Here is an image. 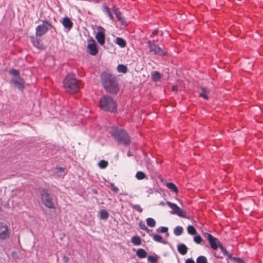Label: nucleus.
<instances>
[{
  "mask_svg": "<svg viewBox=\"0 0 263 263\" xmlns=\"http://www.w3.org/2000/svg\"><path fill=\"white\" fill-rule=\"evenodd\" d=\"M166 186L167 188H168L172 192H175V193H178V190L176 185L173 183L169 182L167 183Z\"/></svg>",
  "mask_w": 263,
  "mask_h": 263,
  "instance_id": "20",
  "label": "nucleus"
},
{
  "mask_svg": "<svg viewBox=\"0 0 263 263\" xmlns=\"http://www.w3.org/2000/svg\"><path fill=\"white\" fill-rule=\"evenodd\" d=\"M103 11L108 15L111 20H113L114 17L110 11L109 8L107 6H103Z\"/></svg>",
  "mask_w": 263,
  "mask_h": 263,
  "instance_id": "30",
  "label": "nucleus"
},
{
  "mask_svg": "<svg viewBox=\"0 0 263 263\" xmlns=\"http://www.w3.org/2000/svg\"><path fill=\"white\" fill-rule=\"evenodd\" d=\"M201 89L202 90V92L203 93H207L208 94L210 92L209 89H208V88H206L205 87H202Z\"/></svg>",
  "mask_w": 263,
  "mask_h": 263,
  "instance_id": "42",
  "label": "nucleus"
},
{
  "mask_svg": "<svg viewBox=\"0 0 263 263\" xmlns=\"http://www.w3.org/2000/svg\"><path fill=\"white\" fill-rule=\"evenodd\" d=\"M129 205L130 207H132L133 209L135 210L136 211H138L139 213H141L143 211L142 209L140 206V205L138 204H134L132 203L129 204Z\"/></svg>",
  "mask_w": 263,
  "mask_h": 263,
  "instance_id": "32",
  "label": "nucleus"
},
{
  "mask_svg": "<svg viewBox=\"0 0 263 263\" xmlns=\"http://www.w3.org/2000/svg\"><path fill=\"white\" fill-rule=\"evenodd\" d=\"M161 79V74L158 71H154L152 73V79L155 81H159Z\"/></svg>",
  "mask_w": 263,
  "mask_h": 263,
  "instance_id": "22",
  "label": "nucleus"
},
{
  "mask_svg": "<svg viewBox=\"0 0 263 263\" xmlns=\"http://www.w3.org/2000/svg\"><path fill=\"white\" fill-rule=\"evenodd\" d=\"M101 83L106 91L112 94L118 91V84L114 76L104 72L101 74Z\"/></svg>",
  "mask_w": 263,
  "mask_h": 263,
  "instance_id": "1",
  "label": "nucleus"
},
{
  "mask_svg": "<svg viewBox=\"0 0 263 263\" xmlns=\"http://www.w3.org/2000/svg\"><path fill=\"white\" fill-rule=\"evenodd\" d=\"M63 86L67 92L76 93L81 87V82L76 80L73 74H68L63 81Z\"/></svg>",
  "mask_w": 263,
  "mask_h": 263,
  "instance_id": "2",
  "label": "nucleus"
},
{
  "mask_svg": "<svg viewBox=\"0 0 263 263\" xmlns=\"http://www.w3.org/2000/svg\"><path fill=\"white\" fill-rule=\"evenodd\" d=\"M140 227L142 229V230H146V226H145L144 224H142L141 223H140Z\"/></svg>",
  "mask_w": 263,
  "mask_h": 263,
  "instance_id": "45",
  "label": "nucleus"
},
{
  "mask_svg": "<svg viewBox=\"0 0 263 263\" xmlns=\"http://www.w3.org/2000/svg\"><path fill=\"white\" fill-rule=\"evenodd\" d=\"M127 155H128V157H130V156H132V154H130V153L129 152H128V154H127Z\"/></svg>",
  "mask_w": 263,
  "mask_h": 263,
  "instance_id": "49",
  "label": "nucleus"
},
{
  "mask_svg": "<svg viewBox=\"0 0 263 263\" xmlns=\"http://www.w3.org/2000/svg\"><path fill=\"white\" fill-rule=\"evenodd\" d=\"M194 241L197 243H200L202 241V239L199 235H196L194 237Z\"/></svg>",
  "mask_w": 263,
  "mask_h": 263,
  "instance_id": "38",
  "label": "nucleus"
},
{
  "mask_svg": "<svg viewBox=\"0 0 263 263\" xmlns=\"http://www.w3.org/2000/svg\"><path fill=\"white\" fill-rule=\"evenodd\" d=\"M136 177L138 180H142L146 177V175L143 172L138 171L136 174Z\"/></svg>",
  "mask_w": 263,
  "mask_h": 263,
  "instance_id": "28",
  "label": "nucleus"
},
{
  "mask_svg": "<svg viewBox=\"0 0 263 263\" xmlns=\"http://www.w3.org/2000/svg\"><path fill=\"white\" fill-rule=\"evenodd\" d=\"M62 23L64 27L69 30L72 27V23L69 17H65L63 18Z\"/></svg>",
  "mask_w": 263,
  "mask_h": 263,
  "instance_id": "16",
  "label": "nucleus"
},
{
  "mask_svg": "<svg viewBox=\"0 0 263 263\" xmlns=\"http://www.w3.org/2000/svg\"><path fill=\"white\" fill-rule=\"evenodd\" d=\"M172 90L173 91H177L178 90V86L177 85H173L172 87Z\"/></svg>",
  "mask_w": 263,
  "mask_h": 263,
  "instance_id": "46",
  "label": "nucleus"
},
{
  "mask_svg": "<svg viewBox=\"0 0 263 263\" xmlns=\"http://www.w3.org/2000/svg\"><path fill=\"white\" fill-rule=\"evenodd\" d=\"M228 257L230 259H233L234 260H235L237 262V259H237V258H240L239 257H233L232 256V255L230 253H229L228 252L227 253V254H226Z\"/></svg>",
  "mask_w": 263,
  "mask_h": 263,
  "instance_id": "39",
  "label": "nucleus"
},
{
  "mask_svg": "<svg viewBox=\"0 0 263 263\" xmlns=\"http://www.w3.org/2000/svg\"><path fill=\"white\" fill-rule=\"evenodd\" d=\"M111 133L119 143L124 145H128L130 143V138L125 130L116 128L112 130Z\"/></svg>",
  "mask_w": 263,
  "mask_h": 263,
  "instance_id": "4",
  "label": "nucleus"
},
{
  "mask_svg": "<svg viewBox=\"0 0 263 263\" xmlns=\"http://www.w3.org/2000/svg\"><path fill=\"white\" fill-rule=\"evenodd\" d=\"M204 237L208 240L212 249L217 250L220 245V241L215 237L209 233H204Z\"/></svg>",
  "mask_w": 263,
  "mask_h": 263,
  "instance_id": "9",
  "label": "nucleus"
},
{
  "mask_svg": "<svg viewBox=\"0 0 263 263\" xmlns=\"http://www.w3.org/2000/svg\"><path fill=\"white\" fill-rule=\"evenodd\" d=\"M199 96L200 97H203L205 99H208V97L207 96V93L201 92V93H200Z\"/></svg>",
  "mask_w": 263,
  "mask_h": 263,
  "instance_id": "43",
  "label": "nucleus"
},
{
  "mask_svg": "<svg viewBox=\"0 0 263 263\" xmlns=\"http://www.w3.org/2000/svg\"><path fill=\"white\" fill-rule=\"evenodd\" d=\"M31 41L33 46L36 48L41 50L45 49V47L44 45L41 43V41L39 39H37L34 37H32Z\"/></svg>",
  "mask_w": 263,
  "mask_h": 263,
  "instance_id": "15",
  "label": "nucleus"
},
{
  "mask_svg": "<svg viewBox=\"0 0 263 263\" xmlns=\"http://www.w3.org/2000/svg\"><path fill=\"white\" fill-rule=\"evenodd\" d=\"M115 43L121 48H124L126 46V41L122 38L118 37L116 39Z\"/></svg>",
  "mask_w": 263,
  "mask_h": 263,
  "instance_id": "19",
  "label": "nucleus"
},
{
  "mask_svg": "<svg viewBox=\"0 0 263 263\" xmlns=\"http://www.w3.org/2000/svg\"><path fill=\"white\" fill-rule=\"evenodd\" d=\"M185 263H195V261L192 258H189L186 260Z\"/></svg>",
  "mask_w": 263,
  "mask_h": 263,
  "instance_id": "44",
  "label": "nucleus"
},
{
  "mask_svg": "<svg viewBox=\"0 0 263 263\" xmlns=\"http://www.w3.org/2000/svg\"><path fill=\"white\" fill-rule=\"evenodd\" d=\"M168 231V228L167 227H161L157 229L158 233H166Z\"/></svg>",
  "mask_w": 263,
  "mask_h": 263,
  "instance_id": "37",
  "label": "nucleus"
},
{
  "mask_svg": "<svg viewBox=\"0 0 263 263\" xmlns=\"http://www.w3.org/2000/svg\"><path fill=\"white\" fill-rule=\"evenodd\" d=\"M147 260L148 262L151 263H157V257H155L154 256H148L147 258Z\"/></svg>",
  "mask_w": 263,
  "mask_h": 263,
  "instance_id": "35",
  "label": "nucleus"
},
{
  "mask_svg": "<svg viewBox=\"0 0 263 263\" xmlns=\"http://www.w3.org/2000/svg\"><path fill=\"white\" fill-rule=\"evenodd\" d=\"M111 189L112 191L115 193H117L119 191L118 188L117 187L114 186V184H111Z\"/></svg>",
  "mask_w": 263,
  "mask_h": 263,
  "instance_id": "41",
  "label": "nucleus"
},
{
  "mask_svg": "<svg viewBox=\"0 0 263 263\" xmlns=\"http://www.w3.org/2000/svg\"><path fill=\"white\" fill-rule=\"evenodd\" d=\"M100 218L103 220H106L109 217V213L108 212L104 210H102L100 211Z\"/></svg>",
  "mask_w": 263,
  "mask_h": 263,
  "instance_id": "21",
  "label": "nucleus"
},
{
  "mask_svg": "<svg viewBox=\"0 0 263 263\" xmlns=\"http://www.w3.org/2000/svg\"><path fill=\"white\" fill-rule=\"evenodd\" d=\"M63 259L65 261H67L68 260V258L65 256L64 257Z\"/></svg>",
  "mask_w": 263,
  "mask_h": 263,
  "instance_id": "48",
  "label": "nucleus"
},
{
  "mask_svg": "<svg viewBox=\"0 0 263 263\" xmlns=\"http://www.w3.org/2000/svg\"><path fill=\"white\" fill-rule=\"evenodd\" d=\"M41 196L42 201L46 207L50 209L55 208L52 198L44 189L42 190L41 192Z\"/></svg>",
  "mask_w": 263,
  "mask_h": 263,
  "instance_id": "8",
  "label": "nucleus"
},
{
  "mask_svg": "<svg viewBox=\"0 0 263 263\" xmlns=\"http://www.w3.org/2000/svg\"><path fill=\"white\" fill-rule=\"evenodd\" d=\"M88 42L89 43L87 45V48L89 53L92 55H96L98 52V49L95 40L91 39Z\"/></svg>",
  "mask_w": 263,
  "mask_h": 263,
  "instance_id": "14",
  "label": "nucleus"
},
{
  "mask_svg": "<svg viewBox=\"0 0 263 263\" xmlns=\"http://www.w3.org/2000/svg\"><path fill=\"white\" fill-rule=\"evenodd\" d=\"M219 247L220 249L221 252H222L225 255L227 254L228 251H227L226 249L224 248L222 245H219Z\"/></svg>",
  "mask_w": 263,
  "mask_h": 263,
  "instance_id": "40",
  "label": "nucleus"
},
{
  "mask_svg": "<svg viewBox=\"0 0 263 263\" xmlns=\"http://www.w3.org/2000/svg\"><path fill=\"white\" fill-rule=\"evenodd\" d=\"M107 164L108 162L104 160H101L98 163L99 167L101 168H105L107 166Z\"/></svg>",
  "mask_w": 263,
  "mask_h": 263,
  "instance_id": "36",
  "label": "nucleus"
},
{
  "mask_svg": "<svg viewBox=\"0 0 263 263\" xmlns=\"http://www.w3.org/2000/svg\"><path fill=\"white\" fill-rule=\"evenodd\" d=\"M166 204L168 206L171 208L173 210L172 213L178 215L179 216L182 217H185V212L181 209L179 206H178L176 204L172 203L170 201H167Z\"/></svg>",
  "mask_w": 263,
  "mask_h": 263,
  "instance_id": "10",
  "label": "nucleus"
},
{
  "mask_svg": "<svg viewBox=\"0 0 263 263\" xmlns=\"http://www.w3.org/2000/svg\"><path fill=\"white\" fill-rule=\"evenodd\" d=\"M114 11L116 15V17L118 18V20L122 24H124L125 23L124 18L123 16L122 13L118 10V9L114 6Z\"/></svg>",
  "mask_w": 263,
  "mask_h": 263,
  "instance_id": "17",
  "label": "nucleus"
},
{
  "mask_svg": "<svg viewBox=\"0 0 263 263\" xmlns=\"http://www.w3.org/2000/svg\"><path fill=\"white\" fill-rule=\"evenodd\" d=\"M64 168L57 167L55 169V173L58 176H62L64 175Z\"/></svg>",
  "mask_w": 263,
  "mask_h": 263,
  "instance_id": "24",
  "label": "nucleus"
},
{
  "mask_svg": "<svg viewBox=\"0 0 263 263\" xmlns=\"http://www.w3.org/2000/svg\"><path fill=\"white\" fill-rule=\"evenodd\" d=\"M146 223L149 227H152V228H153L156 226V221L152 218H147Z\"/></svg>",
  "mask_w": 263,
  "mask_h": 263,
  "instance_id": "29",
  "label": "nucleus"
},
{
  "mask_svg": "<svg viewBox=\"0 0 263 263\" xmlns=\"http://www.w3.org/2000/svg\"><path fill=\"white\" fill-rule=\"evenodd\" d=\"M157 33H158V30H154V31L153 32V33H152V34L151 36L155 35L157 34Z\"/></svg>",
  "mask_w": 263,
  "mask_h": 263,
  "instance_id": "47",
  "label": "nucleus"
},
{
  "mask_svg": "<svg viewBox=\"0 0 263 263\" xmlns=\"http://www.w3.org/2000/svg\"><path fill=\"white\" fill-rule=\"evenodd\" d=\"M99 106L104 111L114 112L117 109L116 102L111 97L105 95L100 99Z\"/></svg>",
  "mask_w": 263,
  "mask_h": 263,
  "instance_id": "3",
  "label": "nucleus"
},
{
  "mask_svg": "<svg viewBox=\"0 0 263 263\" xmlns=\"http://www.w3.org/2000/svg\"><path fill=\"white\" fill-rule=\"evenodd\" d=\"M146 252L142 249H138L137 252V255L140 258H145L146 256Z\"/></svg>",
  "mask_w": 263,
  "mask_h": 263,
  "instance_id": "23",
  "label": "nucleus"
},
{
  "mask_svg": "<svg viewBox=\"0 0 263 263\" xmlns=\"http://www.w3.org/2000/svg\"><path fill=\"white\" fill-rule=\"evenodd\" d=\"M9 73L12 76L10 80V84L20 90H23L24 87L25 81L21 77L18 70L14 69H10Z\"/></svg>",
  "mask_w": 263,
  "mask_h": 263,
  "instance_id": "5",
  "label": "nucleus"
},
{
  "mask_svg": "<svg viewBox=\"0 0 263 263\" xmlns=\"http://www.w3.org/2000/svg\"><path fill=\"white\" fill-rule=\"evenodd\" d=\"M183 232V228L182 227L177 226L176 227L174 230V234L176 236L180 235Z\"/></svg>",
  "mask_w": 263,
  "mask_h": 263,
  "instance_id": "26",
  "label": "nucleus"
},
{
  "mask_svg": "<svg viewBox=\"0 0 263 263\" xmlns=\"http://www.w3.org/2000/svg\"><path fill=\"white\" fill-rule=\"evenodd\" d=\"M52 27L53 26H52L50 22L48 21H44L43 24H41L36 27L35 31L36 36H43L47 32L49 29Z\"/></svg>",
  "mask_w": 263,
  "mask_h": 263,
  "instance_id": "6",
  "label": "nucleus"
},
{
  "mask_svg": "<svg viewBox=\"0 0 263 263\" xmlns=\"http://www.w3.org/2000/svg\"><path fill=\"white\" fill-rule=\"evenodd\" d=\"M9 232L6 224L0 223V239L5 240L9 237Z\"/></svg>",
  "mask_w": 263,
  "mask_h": 263,
  "instance_id": "13",
  "label": "nucleus"
},
{
  "mask_svg": "<svg viewBox=\"0 0 263 263\" xmlns=\"http://www.w3.org/2000/svg\"><path fill=\"white\" fill-rule=\"evenodd\" d=\"M132 242L135 245H139L141 243V239L138 236H134L132 238Z\"/></svg>",
  "mask_w": 263,
  "mask_h": 263,
  "instance_id": "33",
  "label": "nucleus"
},
{
  "mask_svg": "<svg viewBox=\"0 0 263 263\" xmlns=\"http://www.w3.org/2000/svg\"><path fill=\"white\" fill-rule=\"evenodd\" d=\"M148 47L151 51L154 52L155 54L159 55L160 56H163L166 54V51L165 49L160 47L158 45L156 44L154 42L148 41L147 42Z\"/></svg>",
  "mask_w": 263,
  "mask_h": 263,
  "instance_id": "7",
  "label": "nucleus"
},
{
  "mask_svg": "<svg viewBox=\"0 0 263 263\" xmlns=\"http://www.w3.org/2000/svg\"><path fill=\"white\" fill-rule=\"evenodd\" d=\"M187 231L188 233L191 235H195L197 234V231L193 226H189L187 228Z\"/></svg>",
  "mask_w": 263,
  "mask_h": 263,
  "instance_id": "25",
  "label": "nucleus"
},
{
  "mask_svg": "<svg viewBox=\"0 0 263 263\" xmlns=\"http://www.w3.org/2000/svg\"><path fill=\"white\" fill-rule=\"evenodd\" d=\"M97 30L96 39L101 45H103L105 43V29L101 26H99L97 27Z\"/></svg>",
  "mask_w": 263,
  "mask_h": 263,
  "instance_id": "12",
  "label": "nucleus"
},
{
  "mask_svg": "<svg viewBox=\"0 0 263 263\" xmlns=\"http://www.w3.org/2000/svg\"><path fill=\"white\" fill-rule=\"evenodd\" d=\"M178 251L182 255H185L187 252L188 248L184 244H179L177 246Z\"/></svg>",
  "mask_w": 263,
  "mask_h": 263,
  "instance_id": "18",
  "label": "nucleus"
},
{
  "mask_svg": "<svg viewBox=\"0 0 263 263\" xmlns=\"http://www.w3.org/2000/svg\"><path fill=\"white\" fill-rule=\"evenodd\" d=\"M153 239L157 242L164 243V240L163 239L162 237L159 235H154Z\"/></svg>",
  "mask_w": 263,
  "mask_h": 263,
  "instance_id": "31",
  "label": "nucleus"
},
{
  "mask_svg": "<svg viewBox=\"0 0 263 263\" xmlns=\"http://www.w3.org/2000/svg\"><path fill=\"white\" fill-rule=\"evenodd\" d=\"M117 70L119 72H122L123 73H125L127 72V68L126 66L122 64H120L118 66Z\"/></svg>",
  "mask_w": 263,
  "mask_h": 263,
  "instance_id": "27",
  "label": "nucleus"
},
{
  "mask_svg": "<svg viewBox=\"0 0 263 263\" xmlns=\"http://www.w3.org/2000/svg\"><path fill=\"white\" fill-rule=\"evenodd\" d=\"M197 263H208L206 257L204 256H200L197 258Z\"/></svg>",
  "mask_w": 263,
  "mask_h": 263,
  "instance_id": "34",
  "label": "nucleus"
},
{
  "mask_svg": "<svg viewBox=\"0 0 263 263\" xmlns=\"http://www.w3.org/2000/svg\"><path fill=\"white\" fill-rule=\"evenodd\" d=\"M166 204L168 206L171 208L173 210L172 213L178 215L179 216L182 217H185V212L181 209L179 206H178L176 204L172 203L170 201H167Z\"/></svg>",
  "mask_w": 263,
  "mask_h": 263,
  "instance_id": "11",
  "label": "nucleus"
},
{
  "mask_svg": "<svg viewBox=\"0 0 263 263\" xmlns=\"http://www.w3.org/2000/svg\"><path fill=\"white\" fill-rule=\"evenodd\" d=\"M161 205H164V203L163 202H160Z\"/></svg>",
  "mask_w": 263,
  "mask_h": 263,
  "instance_id": "50",
  "label": "nucleus"
}]
</instances>
